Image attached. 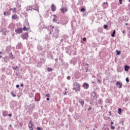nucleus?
Instances as JSON below:
<instances>
[{"mask_svg": "<svg viewBox=\"0 0 130 130\" xmlns=\"http://www.w3.org/2000/svg\"><path fill=\"white\" fill-rule=\"evenodd\" d=\"M73 86H74L73 88V90L75 91V92L80 91V84H79L78 82H75Z\"/></svg>", "mask_w": 130, "mask_h": 130, "instance_id": "nucleus-1", "label": "nucleus"}, {"mask_svg": "<svg viewBox=\"0 0 130 130\" xmlns=\"http://www.w3.org/2000/svg\"><path fill=\"white\" fill-rule=\"evenodd\" d=\"M35 101H40V94L36 93L35 99Z\"/></svg>", "mask_w": 130, "mask_h": 130, "instance_id": "nucleus-2", "label": "nucleus"}, {"mask_svg": "<svg viewBox=\"0 0 130 130\" xmlns=\"http://www.w3.org/2000/svg\"><path fill=\"white\" fill-rule=\"evenodd\" d=\"M16 33H17L18 34H21L22 32H23V29L22 28H19L16 29H15Z\"/></svg>", "mask_w": 130, "mask_h": 130, "instance_id": "nucleus-3", "label": "nucleus"}, {"mask_svg": "<svg viewBox=\"0 0 130 130\" xmlns=\"http://www.w3.org/2000/svg\"><path fill=\"white\" fill-rule=\"evenodd\" d=\"M116 86L118 87L119 89H121L122 88V83L120 82H117Z\"/></svg>", "mask_w": 130, "mask_h": 130, "instance_id": "nucleus-4", "label": "nucleus"}, {"mask_svg": "<svg viewBox=\"0 0 130 130\" xmlns=\"http://www.w3.org/2000/svg\"><path fill=\"white\" fill-rule=\"evenodd\" d=\"M60 11L61 13H63V14H64V13H67V12L68 11V8L67 7H65V8L62 7L60 9Z\"/></svg>", "mask_w": 130, "mask_h": 130, "instance_id": "nucleus-5", "label": "nucleus"}, {"mask_svg": "<svg viewBox=\"0 0 130 130\" xmlns=\"http://www.w3.org/2000/svg\"><path fill=\"white\" fill-rule=\"evenodd\" d=\"M21 37H22V38H23V39H28V33L26 32L25 34L22 35Z\"/></svg>", "mask_w": 130, "mask_h": 130, "instance_id": "nucleus-6", "label": "nucleus"}, {"mask_svg": "<svg viewBox=\"0 0 130 130\" xmlns=\"http://www.w3.org/2000/svg\"><path fill=\"white\" fill-rule=\"evenodd\" d=\"M82 87H83L84 89H88V88H89V84L87 83H84L82 85Z\"/></svg>", "mask_w": 130, "mask_h": 130, "instance_id": "nucleus-7", "label": "nucleus"}, {"mask_svg": "<svg viewBox=\"0 0 130 130\" xmlns=\"http://www.w3.org/2000/svg\"><path fill=\"white\" fill-rule=\"evenodd\" d=\"M51 10L52 12H55V11H56V7L54 6V4L51 5Z\"/></svg>", "mask_w": 130, "mask_h": 130, "instance_id": "nucleus-8", "label": "nucleus"}, {"mask_svg": "<svg viewBox=\"0 0 130 130\" xmlns=\"http://www.w3.org/2000/svg\"><path fill=\"white\" fill-rule=\"evenodd\" d=\"M28 127L29 128H32L33 127V124L32 123V121H30L28 123Z\"/></svg>", "mask_w": 130, "mask_h": 130, "instance_id": "nucleus-9", "label": "nucleus"}, {"mask_svg": "<svg viewBox=\"0 0 130 130\" xmlns=\"http://www.w3.org/2000/svg\"><path fill=\"white\" fill-rule=\"evenodd\" d=\"M3 116H4V117H6V116H8V112L6 111H4L3 112Z\"/></svg>", "mask_w": 130, "mask_h": 130, "instance_id": "nucleus-10", "label": "nucleus"}, {"mask_svg": "<svg viewBox=\"0 0 130 130\" xmlns=\"http://www.w3.org/2000/svg\"><path fill=\"white\" fill-rule=\"evenodd\" d=\"M4 16H10L11 15V12L8 11V12H5L4 13Z\"/></svg>", "mask_w": 130, "mask_h": 130, "instance_id": "nucleus-11", "label": "nucleus"}, {"mask_svg": "<svg viewBox=\"0 0 130 130\" xmlns=\"http://www.w3.org/2000/svg\"><path fill=\"white\" fill-rule=\"evenodd\" d=\"M124 69H125V71L127 72V71H128V69H129V67H128L127 66H125L124 67Z\"/></svg>", "mask_w": 130, "mask_h": 130, "instance_id": "nucleus-12", "label": "nucleus"}, {"mask_svg": "<svg viewBox=\"0 0 130 130\" xmlns=\"http://www.w3.org/2000/svg\"><path fill=\"white\" fill-rule=\"evenodd\" d=\"M79 102H80V103L81 104V105H82V106H83V105L84 104V100H79Z\"/></svg>", "mask_w": 130, "mask_h": 130, "instance_id": "nucleus-13", "label": "nucleus"}, {"mask_svg": "<svg viewBox=\"0 0 130 130\" xmlns=\"http://www.w3.org/2000/svg\"><path fill=\"white\" fill-rule=\"evenodd\" d=\"M28 28H27L26 26H24V27L23 28V31H28Z\"/></svg>", "mask_w": 130, "mask_h": 130, "instance_id": "nucleus-14", "label": "nucleus"}, {"mask_svg": "<svg viewBox=\"0 0 130 130\" xmlns=\"http://www.w3.org/2000/svg\"><path fill=\"white\" fill-rule=\"evenodd\" d=\"M115 35V30H114L113 31V34L111 35L112 37H114Z\"/></svg>", "mask_w": 130, "mask_h": 130, "instance_id": "nucleus-15", "label": "nucleus"}, {"mask_svg": "<svg viewBox=\"0 0 130 130\" xmlns=\"http://www.w3.org/2000/svg\"><path fill=\"white\" fill-rule=\"evenodd\" d=\"M31 8L30 7V6H28L26 7V11H30V10H31Z\"/></svg>", "mask_w": 130, "mask_h": 130, "instance_id": "nucleus-16", "label": "nucleus"}, {"mask_svg": "<svg viewBox=\"0 0 130 130\" xmlns=\"http://www.w3.org/2000/svg\"><path fill=\"white\" fill-rule=\"evenodd\" d=\"M47 71L48 72H52V68H48Z\"/></svg>", "mask_w": 130, "mask_h": 130, "instance_id": "nucleus-17", "label": "nucleus"}, {"mask_svg": "<svg viewBox=\"0 0 130 130\" xmlns=\"http://www.w3.org/2000/svg\"><path fill=\"white\" fill-rule=\"evenodd\" d=\"M118 111V114H120L121 113V109L119 108Z\"/></svg>", "mask_w": 130, "mask_h": 130, "instance_id": "nucleus-18", "label": "nucleus"}, {"mask_svg": "<svg viewBox=\"0 0 130 130\" xmlns=\"http://www.w3.org/2000/svg\"><path fill=\"white\" fill-rule=\"evenodd\" d=\"M116 52H117V55H120V51H118V50H116Z\"/></svg>", "mask_w": 130, "mask_h": 130, "instance_id": "nucleus-19", "label": "nucleus"}, {"mask_svg": "<svg viewBox=\"0 0 130 130\" xmlns=\"http://www.w3.org/2000/svg\"><path fill=\"white\" fill-rule=\"evenodd\" d=\"M80 11H81V12H85V11H86V9L85 8H83L81 9Z\"/></svg>", "mask_w": 130, "mask_h": 130, "instance_id": "nucleus-20", "label": "nucleus"}, {"mask_svg": "<svg viewBox=\"0 0 130 130\" xmlns=\"http://www.w3.org/2000/svg\"><path fill=\"white\" fill-rule=\"evenodd\" d=\"M11 95L13 96V97H16V94H14V92H11Z\"/></svg>", "mask_w": 130, "mask_h": 130, "instance_id": "nucleus-21", "label": "nucleus"}, {"mask_svg": "<svg viewBox=\"0 0 130 130\" xmlns=\"http://www.w3.org/2000/svg\"><path fill=\"white\" fill-rule=\"evenodd\" d=\"M10 10H12L13 12H16V8H13V9L11 8Z\"/></svg>", "mask_w": 130, "mask_h": 130, "instance_id": "nucleus-22", "label": "nucleus"}, {"mask_svg": "<svg viewBox=\"0 0 130 130\" xmlns=\"http://www.w3.org/2000/svg\"><path fill=\"white\" fill-rule=\"evenodd\" d=\"M108 27V26L107 25H104V29H107Z\"/></svg>", "mask_w": 130, "mask_h": 130, "instance_id": "nucleus-23", "label": "nucleus"}, {"mask_svg": "<svg viewBox=\"0 0 130 130\" xmlns=\"http://www.w3.org/2000/svg\"><path fill=\"white\" fill-rule=\"evenodd\" d=\"M12 68H13V70H17V69H18V67L17 66L13 67Z\"/></svg>", "mask_w": 130, "mask_h": 130, "instance_id": "nucleus-24", "label": "nucleus"}, {"mask_svg": "<svg viewBox=\"0 0 130 130\" xmlns=\"http://www.w3.org/2000/svg\"><path fill=\"white\" fill-rule=\"evenodd\" d=\"M34 10H35V11H39V8L38 7H37L36 9L34 8Z\"/></svg>", "mask_w": 130, "mask_h": 130, "instance_id": "nucleus-25", "label": "nucleus"}, {"mask_svg": "<svg viewBox=\"0 0 130 130\" xmlns=\"http://www.w3.org/2000/svg\"><path fill=\"white\" fill-rule=\"evenodd\" d=\"M111 129H115V127H114L113 126H111Z\"/></svg>", "mask_w": 130, "mask_h": 130, "instance_id": "nucleus-26", "label": "nucleus"}, {"mask_svg": "<svg viewBox=\"0 0 130 130\" xmlns=\"http://www.w3.org/2000/svg\"><path fill=\"white\" fill-rule=\"evenodd\" d=\"M49 96H50L49 93H47L46 94V97H49Z\"/></svg>", "mask_w": 130, "mask_h": 130, "instance_id": "nucleus-27", "label": "nucleus"}, {"mask_svg": "<svg viewBox=\"0 0 130 130\" xmlns=\"http://www.w3.org/2000/svg\"><path fill=\"white\" fill-rule=\"evenodd\" d=\"M126 82H129L128 78H126Z\"/></svg>", "mask_w": 130, "mask_h": 130, "instance_id": "nucleus-28", "label": "nucleus"}, {"mask_svg": "<svg viewBox=\"0 0 130 130\" xmlns=\"http://www.w3.org/2000/svg\"><path fill=\"white\" fill-rule=\"evenodd\" d=\"M67 79H68V80H71V77L70 76H68L67 77Z\"/></svg>", "mask_w": 130, "mask_h": 130, "instance_id": "nucleus-29", "label": "nucleus"}, {"mask_svg": "<svg viewBox=\"0 0 130 130\" xmlns=\"http://www.w3.org/2000/svg\"><path fill=\"white\" fill-rule=\"evenodd\" d=\"M37 129L38 130H41V128H40V127H37Z\"/></svg>", "mask_w": 130, "mask_h": 130, "instance_id": "nucleus-30", "label": "nucleus"}, {"mask_svg": "<svg viewBox=\"0 0 130 130\" xmlns=\"http://www.w3.org/2000/svg\"><path fill=\"white\" fill-rule=\"evenodd\" d=\"M53 21L54 22H56V19H53Z\"/></svg>", "mask_w": 130, "mask_h": 130, "instance_id": "nucleus-31", "label": "nucleus"}, {"mask_svg": "<svg viewBox=\"0 0 130 130\" xmlns=\"http://www.w3.org/2000/svg\"><path fill=\"white\" fill-rule=\"evenodd\" d=\"M91 109H92V108H91V107H89V108L88 109V110H91Z\"/></svg>", "mask_w": 130, "mask_h": 130, "instance_id": "nucleus-32", "label": "nucleus"}, {"mask_svg": "<svg viewBox=\"0 0 130 130\" xmlns=\"http://www.w3.org/2000/svg\"><path fill=\"white\" fill-rule=\"evenodd\" d=\"M12 19H17V17H12Z\"/></svg>", "mask_w": 130, "mask_h": 130, "instance_id": "nucleus-33", "label": "nucleus"}, {"mask_svg": "<svg viewBox=\"0 0 130 130\" xmlns=\"http://www.w3.org/2000/svg\"><path fill=\"white\" fill-rule=\"evenodd\" d=\"M86 38H83V41H86Z\"/></svg>", "mask_w": 130, "mask_h": 130, "instance_id": "nucleus-34", "label": "nucleus"}, {"mask_svg": "<svg viewBox=\"0 0 130 130\" xmlns=\"http://www.w3.org/2000/svg\"><path fill=\"white\" fill-rule=\"evenodd\" d=\"M21 87H24V84H23V83L21 84Z\"/></svg>", "mask_w": 130, "mask_h": 130, "instance_id": "nucleus-35", "label": "nucleus"}, {"mask_svg": "<svg viewBox=\"0 0 130 130\" xmlns=\"http://www.w3.org/2000/svg\"><path fill=\"white\" fill-rule=\"evenodd\" d=\"M19 87H20V86L19 85H16V88H19Z\"/></svg>", "mask_w": 130, "mask_h": 130, "instance_id": "nucleus-36", "label": "nucleus"}, {"mask_svg": "<svg viewBox=\"0 0 130 130\" xmlns=\"http://www.w3.org/2000/svg\"><path fill=\"white\" fill-rule=\"evenodd\" d=\"M8 116H10V117L12 116V114H9Z\"/></svg>", "mask_w": 130, "mask_h": 130, "instance_id": "nucleus-37", "label": "nucleus"}, {"mask_svg": "<svg viewBox=\"0 0 130 130\" xmlns=\"http://www.w3.org/2000/svg\"><path fill=\"white\" fill-rule=\"evenodd\" d=\"M47 100L48 101H49V100H50L49 98H47Z\"/></svg>", "mask_w": 130, "mask_h": 130, "instance_id": "nucleus-38", "label": "nucleus"}, {"mask_svg": "<svg viewBox=\"0 0 130 130\" xmlns=\"http://www.w3.org/2000/svg\"><path fill=\"white\" fill-rule=\"evenodd\" d=\"M128 18H126V19L125 20V21H128Z\"/></svg>", "mask_w": 130, "mask_h": 130, "instance_id": "nucleus-39", "label": "nucleus"}, {"mask_svg": "<svg viewBox=\"0 0 130 130\" xmlns=\"http://www.w3.org/2000/svg\"><path fill=\"white\" fill-rule=\"evenodd\" d=\"M113 122H111V124H113Z\"/></svg>", "mask_w": 130, "mask_h": 130, "instance_id": "nucleus-40", "label": "nucleus"}, {"mask_svg": "<svg viewBox=\"0 0 130 130\" xmlns=\"http://www.w3.org/2000/svg\"><path fill=\"white\" fill-rule=\"evenodd\" d=\"M122 33L124 34V32H125V31H122Z\"/></svg>", "mask_w": 130, "mask_h": 130, "instance_id": "nucleus-41", "label": "nucleus"}, {"mask_svg": "<svg viewBox=\"0 0 130 130\" xmlns=\"http://www.w3.org/2000/svg\"><path fill=\"white\" fill-rule=\"evenodd\" d=\"M64 95H67V91H66Z\"/></svg>", "mask_w": 130, "mask_h": 130, "instance_id": "nucleus-42", "label": "nucleus"}, {"mask_svg": "<svg viewBox=\"0 0 130 130\" xmlns=\"http://www.w3.org/2000/svg\"><path fill=\"white\" fill-rule=\"evenodd\" d=\"M12 17H16V16L15 15H13Z\"/></svg>", "mask_w": 130, "mask_h": 130, "instance_id": "nucleus-43", "label": "nucleus"}, {"mask_svg": "<svg viewBox=\"0 0 130 130\" xmlns=\"http://www.w3.org/2000/svg\"><path fill=\"white\" fill-rule=\"evenodd\" d=\"M2 53H3V52H0V54H2Z\"/></svg>", "mask_w": 130, "mask_h": 130, "instance_id": "nucleus-44", "label": "nucleus"}, {"mask_svg": "<svg viewBox=\"0 0 130 130\" xmlns=\"http://www.w3.org/2000/svg\"><path fill=\"white\" fill-rule=\"evenodd\" d=\"M10 127H12V124H10Z\"/></svg>", "mask_w": 130, "mask_h": 130, "instance_id": "nucleus-45", "label": "nucleus"}, {"mask_svg": "<svg viewBox=\"0 0 130 130\" xmlns=\"http://www.w3.org/2000/svg\"><path fill=\"white\" fill-rule=\"evenodd\" d=\"M119 2H122V0H119Z\"/></svg>", "mask_w": 130, "mask_h": 130, "instance_id": "nucleus-46", "label": "nucleus"}, {"mask_svg": "<svg viewBox=\"0 0 130 130\" xmlns=\"http://www.w3.org/2000/svg\"><path fill=\"white\" fill-rule=\"evenodd\" d=\"M12 59H14V57H12Z\"/></svg>", "mask_w": 130, "mask_h": 130, "instance_id": "nucleus-47", "label": "nucleus"}, {"mask_svg": "<svg viewBox=\"0 0 130 130\" xmlns=\"http://www.w3.org/2000/svg\"><path fill=\"white\" fill-rule=\"evenodd\" d=\"M100 101H101V103H102V100H100Z\"/></svg>", "mask_w": 130, "mask_h": 130, "instance_id": "nucleus-48", "label": "nucleus"}, {"mask_svg": "<svg viewBox=\"0 0 130 130\" xmlns=\"http://www.w3.org/2000/svg\"><path fill=\"white\" fill-rule=\"evenodd\" d=\"M121 4H122V3H121H121H120V5H121Z\"/></svg>", "mask_w": 130, "mask_h": 130, "instance_id": "nucleus-49", "label": "nucleus"}, {"mask_svg": "<svg viewBox=\"0 0 130 130\" xmlns=\"http://www.w3.org/2000/svg\"><path fill=\"white\" fill-rule=\"evenodd\" d=\"M0 58H2V56L0 55Z\"/></svg>", "mask_w": 130, "mask_h": 130, "instance_id": "nucleus-50", "label": "nucleus"}, {"mask_svg": "<svg viewBox=\"0 0 130 130\" xmlns=\"http://www.w3.org/2000/svg\"><path fill=\"white\" fill-rule=\"evenodd\" d=\"M104 5H105V2L104 3Z\"/></svg>", "mask_w": 130, "mask_h": 130, "instance_id": "nucleus-51", "label": "nucleus"}, {"mask_svg": "<svg viewBox=\"0 0 130 130\" xmlns=\"http://www.w3.org/2000/svg\"><path fill=\"white\" fill-rule=\"evenodd\" d=\"M94 83H95L94 82H92V83L94 84Z\"/></svg>", "mask_w": 130, "mask_h": 130, "instance_id": "nucleus-52", "label": "nucleus"}, {"mask_svg": "<svg viewBox=\"0 0 130 130\" xmlns=\"http://www.w3.org/2000/svg\"><path fill=\"white\" fill-rule=\"evenodd\" d=\"M55 60H56V61L57 60V59H55Z\"/></svg>", "mask_w": 130, "mask_h": 130, "instance_id": "nucleus-53", "label": "nucleus"}, {"mask_svg": "<svg viewBox=\"0 0 130 130\" xmlns=\"http://www.w3.org/2000/svg\"><path fill=\"white\" fill-rule=\"evenodd\" d=\"M106 4H108V3H107H107H106Z\"/></svg>", "mask_w": 130, "mask_h": 130, "instance_id": "nucleus-54", "label": "nucleus"}, {"mask_svg": "<svg viewBox=\"0 0 130 130\" xmlns=\"http://www.w3.org/2000/svg\"><path fill=\"white\" fill-rule=\"evenodd\" d=\"M52 28H54V26H52Z\"/></svg>", "mask_w": 130, "mask_h": 130, "instance_id": "nucleus-55", "label": "nucleus"}, {"mask_svg": "<svg viewBox=\"0 0 130 130\" xmlns=\"http://www.w3.org/2000/svg\"><path fill=\"white\" fill-rule=\"evenodd\" d=\"M126 25H127V23H126Z\"/></svg>", "mask_w": 130, "mask_h": 130, "instance_id": "nucleus-56", "label": "nucleus"}, {"mask_svg": "<svg viewBox=\"0 0 130 130\" xmlns=\"http://www.w3.org/2000/svg\"><path fill=\"white\" fill-rule=\"evenodd\" d=\"M107 129H108V130H109V129H108V128H107Z\"/></svg>", "mask_w": 130, "mask_h": 130, "instance_id": "nucleus-57", "label": "nucleus"}, {"mask_svg": "<svg viewBox=\"0 0 130 130\" xmlns=\"http://www.w3.org/2000/svg\"><path fill=\"white\" fill-rule=\"evenodd\" d=\"M66 90H67V88H66Z\"/></svg>", "mask_w": 130, "mask_h": 130, "instance_id": "nucleus-58", "label": "nucleus"}, {"mask_svg": "<svg viewBox=\"0 0 130 130\" xmlns=\"http://www.w3.org/2000/svg\"><path fill=\"white\" fill-rule=\"evenodd\" d=\"M129 2H130V0H129Z\"/></svg>", "mask_w": 130, "mask_h": 130, "instance_id": "nucleus-59", "label": "nucleus"}, {"mask_svg": "<svg viewBox=\"0 0 130 130\" xmlns=\"http://www.w3.org/2000/svg\"><path fill=\"white\" fill-rule=\"evenodd\" d=\"M87 66H88V64H87Z\"/></svg>", "mask_w": 130, "mask_h": 130, "instance_id": "nucleus-60", "label": "nucleus"}]
</instances>
